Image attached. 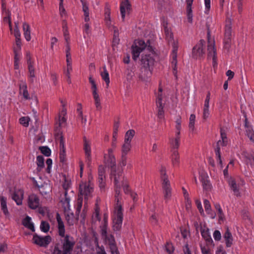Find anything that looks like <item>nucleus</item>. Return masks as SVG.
Returning <instances> with one entry per match:
<instances>
[{"instance_id": "nucleus-36", "label": "nucleus", "mask_w": 254, "mask_h": 254, "mask_svg": "<svg viewBox=\"0 0 254 254\" xmlns=\"http://www.w3.org/2000/svg\"><path fill=\"white\" fill-rule=\"evenodd\" d=\"M231 23L229 22L228 24H226L225 28V39L226 40V43H228L230 39L231 36Z\"/></svg>"}, {"instance_id": "nucleus-10", "label": "nucleus", "mask_w": 254, "mask_h": 254, "mask_svg": "<svg viewBox=\"0 0 254 254\" xmlns=\"http://www.w3.org/2000/svg\"><path fill=\"white\" fill-rule=\"evenodd\" d=\"M221 137L222 140H219L217 142V144L218 147L217 148V149L215 151V153H216V157L217 162H218L219 164L220 165V167L221 168H223L222 161V159L221 158L219 146H225L227 143V138L226 137V135L222 131H221Z\"/></svg>"}, {"instance_id": "nucleus-35", "label": "nucleus", "mask_w": 254, "mask_h": 254, "mask_svg": "<svg viewBox=\"0 0 254 254\" xmlns=\"http://www.w3.org/2000/svg\"><path fill=\"white\" fill-rule=\"evenodd\" d=\"M113 30L114 31V38L112 39V46L119 44L120 41L118 29L116 27H113Z\"/></svg>"}, {"instance_id": "nucleus-8", "label": "nucleus", "mask_w": 254, "mask_h": 254, "mask_svg": "<svg viewBox=\"0 0 254 254\" xmlns=\"http://www.w3.org/2000/svg\"><path fill=\"white\" fill-rule=\"evenodd\" d=\"M52 241V238L50 236L47 235L45 237L39 236L36 233L33 235L32 242L40 247L46 248Z\"/></svg>"}, {"instance_id": "nucleus-53", "label": "nucleus", "mask_w": 254, "mask_h": 254, "mask_svg": "<svg viewBox=\"0 0 254 254\" xmlns=\"http://www.w3.org/2000/svg\"><path fill=\"white\" fill-rule=\"evenodd\" d=\"M12 198L16 202L17 205H19L22 204V198L19 196L17 192H14L13 193L12 195Z\"/></svg>"}, {"instance_id": "nucleus-32", "label": "nucleus", "mask_w": 254, "mask_h": 254, "mask_svg": "<svg viewBox=\"0 0 254 254\" xmlns=\"http://www.w3.org/2000/svg\"><path fill=\"white\" fill-rule=\"evenodd\" d=\"M171 161L172 163V165L175 167L179 166L180 164V155L179 152L177 151H174L173 152L172 157H171Z\"/></svg>"}, {"instance_id": "nucleus-38", "label": "nucleus", "mask_w": 254, "mask_h": 254, "mask_svg": "<svg viewBox=\"0 0 254 254\" xmlns=\"http://www.w3.org/2000/svg\"><path fill=\"white\" fill-rule=\"evenodd\" d=\"M104 163L106 167H111V149H108V153L104 154Z\"/></svg>"}, {"instance_id": "nucleus-34", "label": "nucleus", "mask_w": 254, "mask_h": 254, "mask_svg": "<svg viewBox=\"0 0 254 254\" xmlns=\"http://www.w3.org/2000/svg\"><path fill=\"white\" fill-rule=\"evenodd\" d=\"M201 254H213V251L207 244H200Z\"/></svg>"}, {"instance_id": "nucleus-58", "label": "nucleus", "mask_w": 254, "mask_h": 254, "mask_svg": "<svg viewBox=\"0 0 254 254\" xmlns=\"http://www.w3.org/2000/svg\"><path fill=\"white\" fill-rule=\"evenodd\" d=\"M204 1L205 5L204 13L208 14L211 7V0H204Z\"/></svg>"}, {"instance_id": "nucleus-51", "label": "nucleus", "mask_w": 254, "mask_h": 254, "mask_svg": "<svg viewBox=\"0 0 254 254\" xmlns=\"http://www.w3.org/2000/svg\"><path fill=\"white\" fill-rule=\"evenodd\" d=\"M84 139V150L85 154H91V147L88 141L86 139V137H83Z\"/></svg>"}, {"instance_id": "nucleus-12", "label": "nucleus", "mask_w": 254, "mask_h": 254, "mask_svg": "<svg viewBox=\"0 0 254 254\" xmlns=\"http://www.w3.org/2000/svg\"><path fill=\"white\" fill-rule=\"evenodd\" d=\"M210 93L208 92L205 99L202 107V119L204 121H207L211 116L210 110Z\"/></svg>"}, {"instance_id": "nucleus-11", "label": "nucleus", "mask_w": 254, "mask_h": 254, "mask_svg": "<svg viewBox=\"0 0 254 254\" xmlns=\"http://www.w3.org/2000/svg\"><path fill=\"white\" fill-rule=\"evenodd\" d=\"M204 45L205 41L203 40H201L193 48L191 56L193 59H197L200 58L204 54Z\"/></svg>"}, {"instance_id": "nucleus-46", "label": "nucleus", "mask_w": 254, "mask_h": 254, "mask_svg": "<svg viewBox=\"0 0 254 254\" xmlns=\"http://www.w3.org/2000/svg\"><path fill=\"white\" fill-rule=\"evenodd\" d=\"M89 81L91 84V89L92 90L93 95L98 94L97 93V85L94 79L91 76H90L89 77Z\"/></svg>"}, {"instance_id": "nucleus-3", "label": "nucleus", "mask_w": 254, "mask_h": 254, "mask_svg": "<svg viewBox=\"0 0 254 254\" xmlns=\"http://www.w3.org/2000/svg\"><path fill=\"white\" fill-rule=\"evenodd\" d=\"M59 234L62 237L58 243H56L51 254H71L75 245L72 237L65 235V229L64 222H58Z\"/></svg>"}, {"instance_id": "nucleus-19", "label": "nucleus", "mask_w": 254, "mask_h": 254, "mask_svg": "<svg viewBox=\"0 0 254 254\" xmlns=\"http://www.w3.org/2000/svg\"><path fill=\"white\" fill-rule=\"evenodd\" d=\"M199 179L202 182L203 189L206 190H208L211 189V185L209 181L208 180V176L207 174L202 171L199 173Z\"/></svg>"}, {"instance_id": "nucleus-18", "label": "nucleus", "mask_w": 254, "mask_h": 254, "mask_svg": "<svg viewBox=\"0 0 254 254\" xmlns=\"http://www.w3.org/2000/svg\"><path fill=\"white\" fill-rule=\"evenodd\" d=\"M58 137L60 138V160L61 162L64 163L65 161L66 156L64 136L62 134H61Z\"/></svg>"}, {"instance_id": "nucleus-41", "label": "nucleus", "mask_w": 254, "mask_h": 254, "mask_svg": "<svg viewBox=\"0 0 254 254\" xmlns=\"http://www.w3.org/2000/svg\"><path fill=\"white\" fill-rule=\"evenodd\" d=\"M0 200L1 209L3 213L6 215L8 214V211L6 206V198L3 196H1Z\"/></svg>"}, {"instance_id": "nucleus-61", "label": "nucleus", "mask_w": 254, "mask_h": 254, "mask_svg": "<svg viewBox=\"0 0 254 254\" xmlns=\"http://www.w3.org/2000/svg\"><path fill=\"white\" fill-rule=\"evenodd\" d=\"M213 237L215 241H219L221 239V234L219 231L215 230L213 233Z\"/></svg>"}, {"instance_id": "nucleus-1", "label": "nucleus", "mask_w": 254, "mask_h": 254, "mask_svg": "<svg viewBox=\"0 0 254 254\" xmlns=\"http://www.w3.org/2000/svg\"><path fill=\"white\" fill-rule=\"evenodd\" d=\"M123 171V168L112 166V177H114L115 186L116 201L114 215L112 217V230L115 232L121 230L123 220L122 199L120 195L121 187H123L125 193L129 191L128 186L124 182Z\"/></svg>"}, {"instance_id": "nucleus-28", "label": "nucleus", "mask_w": 254, "mask_h": 254, "mask_svg": "<svg viewBox=\"0 0 254 254\" xmlns=\"http://www.w3.org/2000/svg\"><path fill=\"white\" fill-rule=\"evenodd\" d=\"M82 5V10L84 12V20L85 22H88L89 21V8L87 4V3L84 0H80Z\"/></svg>"}, {"instance_id": "nucleus-31", "label": "nucleus", "mask_w": 254, "mask_h": 254, "mask_svg": "<svg viewBox=\"0 0 254 254\" xmlns=\"http://www.w3.org/2000/svg\"><path fill=\"white\" fill-rule=\"evenodd\" d=\"M226 246L227 247H230L233 245V239L231 234L227 230L224 235Z\"/></svg>"}, {"instance_id": "nucleus-15", "label": "nucleus", "mask_w": 254, "mask_h": 254, "mask_svg": "<svg viewBox=\"0 0 254 254\" xmlns=\"http://www.w3.org/2000/svg\"><path fill=\"white\" fill-rule=\"evenodd\" d=\"M131 5L128 0L122 1L120 5V12L122 19L124 20L131 11Z\"/></svg>"}, {"instance_id": "nucleus-57", "label": "nucleus", "mask_w": 254, "mask_h": 254, "mask_svg": "<svg viewBox=\"0 0 254 254\" xmlns=\"http://www.w3.org/2000/svg\"><path fill=\"white\" fill-rule=\"evenodd\" d=\"M29 121L30 119L29 117H23L19 119L20 123L25 127L29 126Z\"/></svg>"}, {"instance_id": "nucleus-39", "label": "nucleus", "mask_w": 254, "mask_h": 254, "mask_svg": "<svg viewBox=\"0 0 254 254\" xmlns=\"http://www.w3.org/2000/svg\"><path fill=\"white\" fill-rule=\"evenodd\" d=\"M195 115L191 114L189 118V127L190 131L193 132L195 130Z\"/></svg>"}, {"instance_id": "nucleus-4", "label": "nucleus", "mask_w": 254, "mask_h": 254, "mask_svg": "<svg viewBox=\"0 0 254 254\" xmlns=\"http://www.w3.org/2000/svg\"><path fill=\"white\" fill-rule=\"evenodd\" d=\"M161 24L164 32L166 40L172 47L171 54L172 66L173 69V73L176 75L177 73V57L178 42L177 40L174 39L173 34L170 26L168 25L167 21L164 19L162 21Z\"/></svg>"}, {"instance_id": "nucleus-44", "label": "nucleus", "mask_w": 254, "mask_h": 254, "mask_svg": "<svg viewBox=\"0 0 254 254\" xmlns=\"http://www.w3.org/2000/svg\"><path fill=\"white\" fill-rule=\"evenodd\" d=\"M170 143L174 149H177L179 147L180 144V137L176 134L175 138H172L170 139Z\"/></svg>"}, {"instance_id": "nucleus-16", "label": "nucleus", "mask_w": 254, "mask_h": 254, "mask_svg": "<svg viewBox=\"0 0 254 254\" xmlns=\"http://www.w3.org/2000/svg\"><path fill=\"white\" fill-rule=\"evenodd\" d=\"M162 188L164 198L166 201H168L170 199L172 195L171 188L169 180L165 179L164 182H162Z\"/></svg>"}, {"instance_id": "nucleus-64", "label": "nucleus", "mask_w": 254, "mask_h": 254, "mask_svg": "<svg viewBox=\"0 0 254 254\" xmlns=\"http://www.w3.org/2000/svg\"><path fill=\"white\" fill-rule=\"evenodd\" d=\"M166 251L169 254H171L174 250V247L172 244L168 243L165 246Z\"/></svg>"}, {"instance_id": "nucleus-60", "label": "nucleus", "mask_w": 254, "mask_h": 254, "mask_svg": "<svg viewBox=\"0 0 254 254\" xmlns=\"http://www.w3.org/2000/svg\"><path fill=\"white\" fill-rule=\"evenodd\" d=\"M215 254H227L224 248L222 245H219L218 247H217V248L215 250Z\"/></svg>"}, {"instance_id": "nucleus-9", "label": "nucleus", "mask_w": 254, "mask_h": 254, "mask_svg": "<svg viewBox=\"0 0 254 254\" xmlns=\"http://www.w3.org/2000/svg\"><path fill=\"white\" fill-rule=\"evenodd\" d=\"M208 41V58L212 59L213 66L215 67L217 65V63L214 41L213 39H210L209 36Z\"/></svg>"}, {"instance_id": "nucleus-50", "label": "nucleus", "mask_w": 254, "mask_h": 254, "mask_svg": "<svg viewBox=\"0 0 254 254\" xmlns=\"http://www.w3.org/2000/svg\"><path fill=\"white\" fill-rule=\"evenodd\" d=\"M134 76V70L132 68H128L126 71V79L127 81H130Z\"/></svg>"}, {"instance_id": "nucleus-45", "label": "nucleus", "mask_w": 254, "mask_h": 254, "mask_svg": "<svg viewBox=\"0 0 254 254\" xmlns=\"http://www.w3.org/2000/svg\"><path fill=\"white\" fill-rule=\"evenodd\" d=\"M37 171H40L44 167V159L43 156L39 155L37 157Z\"/></svg>"}, {"instance_id": "nucleus-62", "label": "nucleus", "mask_w": 254, "mask_h": 254, "mask_svg": "<svg viewBox=\"0 0 254 254\" xmlns=\"http://www.w3.org/2000/svg\"><path fill=\"white\" fill-rule=\"evenodd\" d=\"M195 204L200 213L201 214V215L203 216L204 215V213L200 201L199 200L196 199L195 200Z\"/></svg>"}, {"instance_id": "nucleus-6", "label": "nucleus", "mask_w": 254, "mask_h": 254, "mask_svg": "<svg viewBox=\"0 0 254 254\" xmlns=\"http://www.w3.org/2000/svg\"><path fill=\"white\" fill-rule=\"evenodd\" d=\"M191 219L196 231H200L202 237L207 243L213 244V241L209 232V229L206 226L205 223L201 221L198 217L195 216L192 217Z\"/></svg>"}, {"instance_id": "nucleus-5", "label": "nucleus", "mask_w": 254, "mask_h": 254, "mask_svg": "<svg viewBox=\"0 0 254 254\" xmlns=\"http://www.w3.org/2000/svg\"><path fill=\"white\" fill-rule=\"evenodd\" d=\"M172 99L167 96L161 87H159L157 94L156 105L158 108V116L162 119L164 116L163 108L165 105L169 106L172 104Z\"/></svg>"}, {"instance_id": "nucleus-48", "label": "nucleus", "mask_w": 254, "mask_h": 254, "mask_svg": "<svg viewBox=\"0 0 254 254\" xmlns=\"http://www.w3.org/2000/svg\"><path fill=\"white\" fill-rule=\"evenodd\" d=\"M66 122V119L64 117H63L61 119L59 120V123L58 127H57L55 128V131L56 133H55L56 139H57L59 136L62 134V132L60 131V127H61V124L62 123H64Z\"/></svg>"}, {"instance_id": "nucleus-7", "label": "nucleus", "mask_w": 254, "mask_h": 254, "mask_svg": "<svg viewBox=\"0 0 254 254\" xmlns=\"http://www.w3.org/2000/svg\"><path fill=\"white\" fill-rule=\"evenodd\" d=\"M132 148V144L131 143L124 141L121 146V158L120 162L118 165H113L112 166L120 167L123 168L126 165L127 155L131 151Z\"/></svg>"}, {"instance_id": "nucleus-40", "label": "nucleus", "mask_w": 254, "mask_h": 254, "mask_svg": "<svg viewBox=\"0 0 254 254\" xmlns=\"http://www.w3.org/2000/svg\"><path fill=\"white\" fill-rule=\"evenodd\" d=\"M181 123L182 119L181 117L179 116L177 117L175 120V128H176V134L178 136L180 135L181 130Z\"/></svg>"}, {"instance_id": "nucleus-25", "label": "nucleus", "mask_w": 254, "mask_h": 254, "mask_svg": "<svg viewBox=\"0 0 254 254\" xmlns=\"http://www.w3.org/2000/svg\"><path fill=\"white\" fill-rule=\"evenodd\" d=\"M27 64H28V72L29 73V77L31 78L30 81L31 82H33V78L35 77V68L34 67V63L33 62L31 61V59L30 58L27 59Z\"/></svg>"}, {"instance_id": "nucleus-29", "label": "nucleus", "mask_w": 254, "mask_h": 254, "mask_svg": "<svg viewBox=\"0 0 254 254\" xmlns=\"http://www.w3.org/2000/svg\"><path fill=\"white\" fill-rule=\"evenodd\" d=\"M101 235L106 242L108 241L109 247L111 249V241L107 236V225L106 224H103L101 227Z\"/></svg>"}, {"instance_id": "nucleus-56", "label": "nucleus", "mask_w": 254, "mask_h": 254, "mask_svg": "<svg viewBox=\"0 0 254 254\" xmlns=\"http://www.w3.org/2000/svg\"><path fill=\"white\" fill-rule=\"evenodd\" d=\"M93 98L95 100V104L97 110H100L102 108L100 104V99L98 94L93 95Z\"/></svg>"}, {"instance_id": "nucleus-52", "label": "nucleus", "mask_w": 254, "mask_h": 254, "mask_svg": "<svg viewBox=\"0 0 254 254\" xmlns=\"http://www.w3.org/2000/svg\"><path fill=\"white\" fill-rule=\"evenodd\" d=\"M40 228L43 232L47 233L49 231L50 224L47 221H42L41 222Z\"/></svg>"}, {"instance_id": "nucleus-2", "label": "nucleus", "mask_w": 254, "mask_h": 254, "mask_svg": "<svg viewBox=\"0 0 254 254\" xmlns=\"http://www.w3.org/2000/svg\"><path fill=\"white\" fill-rule=\"evenodd\" d=\"M132 55L134 60L141 56L142 67L153 69L156 56L152 47L147 46L144 41L140 40L134 41L132 46Z\"/></svg>"}, {"instance_id": "nucleus-14", "label": "nucleus", "mask_w": 254, "mask_h": 254, "mask_svg": "<svg viewBox=\"0 0 254 254\" xmlns=\"http://www.w3.org/2000/svg\"><path fill=\"white\" fill-rule=\"evenodd\" d=\"M35 186L38 188L41 194L45 197H48V195L52 192V187L49 183H43L39 186L37 182L35 183Z\"/></svg>"}, {"instance_id": "nucleus-22", "label": "nucleus", "mask_w": 254, "mask_h": 254, "mask_svg": "<svg viewBox=\"0 0 254 254\" xmlns=\"http://www.w3.org/2000/svg\"><path fill=\"white\" fill-rule=\"evenodd\" d=\"M105 170L103 165H101L98 167V176H99V183L100 188L104 187L105 183L104 179L105 178Z\"/></svg>"}, {"instance_id": "nucleus-54", "label": "nucleus", "mask_w": 254, "mask_h": 254, "mask_svg": "<svg viewBox=\"0 0 254 254\" xmlns=\"http://www.w3.org/2000/svg\"><path fill=\"white\" fill-rule=\"evenodd\" d=\"M74 218V214L73 213H71L70 214H67L65 216V219L67 221V223L69 225H73L74 224L73 221Z\"/></svg>"}, {"instance_id": "nucleus-30", "label": "nucleus", "mask_w": 254, "mask_h": 254, "mask_svg": "<svg viewBox=\"0 0 254 254\" xmlns=\"http://www.w3.org/2000/svg\"><path fill=\"white\" fill-rule=\"evenodd\" d=\"M135 134V130L133 129L128 130L125 134L124 141L131 143Z\"/></svg>"}, {"instance_id": "nucleus-43", "label": "nucleus", "mask_w": 254, "mask_h": 254, "mask_svg": "<svg viewBox=\"0 0 254 254\" xmlns=\"http://www.w3.org/2000/svg\"><path fill=\"white\" fill-rule=\"evenodd\" d=\"M120 126V123L117 121L114 122V132L112 136V142L115 141L117 139L118 137V128Z\"/></svg>"}, {"instance_id": "nucleus-55", "label": "nucleus", "mask_w": 254, "mask_h": 254, "mask_svg": "<svg viewBox=\"0 0 254 254\" xmlns=\"http://www.w3.org/2000/svg\"><path fill=\"white\" fill-rule=\"evenodd\" d=\"M215 208L218 211V216L219 221H223L224 219V215L220 205H216Z\"/></svg>"}, {"instance_id": "nucleus-24", "label": "nucleus", "mask_w": 254, "mask_h": 254, "mask_svg": "<svg viewBox=\"0 0 254 254\" xmlns=\"http://www.w3.org/2000/svg\"><path fill=\"white\" fill-rule=\"evenodd\" d=\"M84 190H83L82 188V186L80 185L79 189V192L80 195H84L85 199H86L88 195L90 194V193L92 192L93 190V188L90 187L89 185H84Z\"/></svg>"}, {"instance_id": "nucleus-33", "label": "nucleus", "mask_w": 254, "mask_h": 254, "mask_svg": "<svg viewBox=\"0 0 254 254\" xmlns=\"http://www.w3.org/2000/svg\"><path fill=\"white\" fill-rule=\"evenodd\" d=\"M23 30L24 31V35L25 39L27 41H29L31 40L30 28L29 25L26 22H24L23 23Z\"/></svg>"}, {"instance_id": "nucleus-42", "label": "nucleus", "mask_w": 254, "mask_h": 254, "mask_svg": "<svg viewBox=\"0 0 254 254\" xmlns=\"http://www.w3.org/2000/svg\"><path fill=\"white\" fill-rule=\"evenodd\" d=\"M205 210L208 214L210 215L211 218L213 219L215 217V215L211 214V206L209 201L205 199L203 201Z\"/></svg>"}, {"instance_id": "nucleus-17", "label": "nucleus", "mask_w": 254, "mask_h": 254, "mask_svg": "<svg viewBox=\"0 0 254 254\" xmlns=\"http://www.w3.org/2000/svg\"><path fill=\"white\" fill-rule=\"evenodd\" d=\"M193 0H186L187 3L186 15L187 21L191 24L193 22V13L192 10V4Z\"/></svg>"}, {"instance_id": "nucleus-63", "label": "nucleus", "mask_w": 254, "mask_h": 254, "mask_svg": "<svg viewBox=\"0 0 254 254\" xmlns=\"http://www.w3.org/2000/svg\"><path fill=\"white\" fill-rule=\"evenodd\" d=\"M15 27L14 29V36L15 39L20 38V32L18 29V23H15Z\"/></svg>"}, {"instance_id": "nucleus-20", "label": "nucleus", "mask_w": 254, "mask_h": 254, "mask_svg": "<svg viewBox=\"0 0 254 254\" xmlns=\"http://www.w3.org/2000/svg\"><path fill=\"white\" fill-rule=\"evenodd\" d=\"M39 205V199L37 195L32 194L29 196L28 205L33 209L37 208Z\"/></svg>"}, {"instance_id": "nucleus-49", "label": "nucleus", "mask_w": 254, "mask_h": 254, "mask_svg": "<svg viewBox=\"0 0 254 254\" xmlns=\"http://www.w3.org/2000/svg\"><path fill=\"white\" fill-rule=\"evenodd\" d=\"M246 127L247 135L252 142H254V131L251 127H248L246 124Z\"/></svg>"}, {"instance_id": "nucleus-59", "label": "nucleus", "mask_w": 254, "mask_h": 254, "mask_svg": "<svg viewBox=\"0 0 254 254\" xmlns=\"http://www.w3.org/2000/svg\"><path fill=\"white\" fill-rule=\"evenodd\" d=\"M160 172L162 182H164V181L165 179L168 180V177L166 176V168L164 167L161 166L160 169Z\"/></svg>"}, {"instance_id": "nucleus-23", "label": "nucleus", "mask_w": 254, "mask_h": 254, "mask_svg": "<svg viewBox=\"0 0 254 254\" xmlns=\"http://www.w3.org/2000/svg\"><path fill=\"white\" fill-rule=\"evenodd\" d=\"M20 82L22 83L21 84H20L19 85V90H20V93L22 94L24 98L26 99H30V97H29V95L28 92V90L27 89V87L26 83L25 82H24L23 81H20Z\"/></svg>"}, {"instance_id": "nucleus-13", "label": "nucleus", "mask_w": 254, "mask_h": 254, "mask_svg": "<svg viewBox=\"0 0 254 254\" xmlns=\"http://www.w3.org/2000/svg\"><path fill=\"white\" fill-rule=\"evenodd\" d=\"M152 69L141 68L140 73L138 75L139 81L144 84L149 82L151 80Z\"/></svg>"}, {"instance_id": "nucleus-26", "label": "nucleus", "mask_w": 254, "mask_h": 254, "mask_svg": "<svg viewBox=\"0 0 254 254\" xmlns=\"http://www.w3.org/2000/svg\"><path fill=\"white\" fill-rule=\"evenodd\" d=\"M228 182L229 186L230 187L231 190L233 191L234 194L237 196L240 195L239 188L236 183L235 180L233 178H230L228 179Z\"/></svg>"}, {"instance_id": "nucleus-47", "label": "nucleus", "mask_w": 254, "mask_h": 254, "mask_svg": "<svg viewBox=\"0 0 254 254\" xmlns=\"http://www.w3.org/2000/svg\"><path fill=\"white\" fill-rule=\"evenodd\" d=\"M39 150L41 151V152L47 157H49L51 155V150L47 146H40L39 147Z\"/></svg>"}, {"instance_id": "nucleus-37", "label": "nucleus", "mask_w": 254, "mask_h": 254, "mask_svg": "<svg viewBox=\"0 0 254 254\" xmlns=\"http://www.w3.org/2000/svg\"><path fill=\"white\" fill-rule=\"evenodd\" d=\"M103 70L104 71L101 73V75L106 83L107 88H108L110 82L109 74L105 66L103 67Z\"/></svg>"}, {"instance_id": "nucleus-21", "label": "nucleus", "mask_w": 254, "mask_h": 254, "mask_svg": "<svg viewBox=\"0 0 254 254\" xmlns=\"http://www.w3.org/2000/svg\"><path fill=\"white\" fill-rule=\"evenodd\" d=\"M111 9H110V5L109 3H106V6L105 8L104 11V20L106 26L110 28L111 25Z\"/></svg>"}, {"instance_id": "nucleus-27", "label": "nucleus", "mask_w": 254, "mask_h": 254, "mask_svg": "<svg viewBox=\"0 0 254 254\" xmlns=\"http://www.w3.org/2000/svg\"><path fill=\"white\" fill-rule=\"evenodd\" d=\"M31 217L28 216H27L23 220H22V224L25 227L28 228L32 232H35V227L33 223L31 222Z\"/></svg>"}]
</instances>
